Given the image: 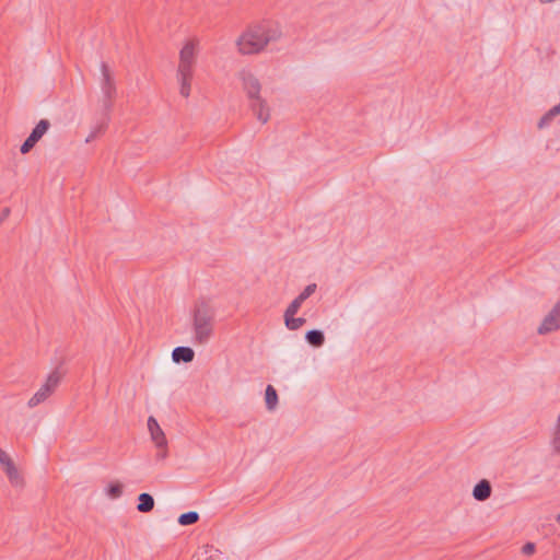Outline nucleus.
<instances>
[{
    "label": "nucleus",
    "instance_id": "nucleus-15",
    "mask_svg": "<svg viewBox=\"0 0 560 560\" xmlns=\"http://www.w3.org/2000/svg\"><path fill=\"white\" fill-rule=\"evenodd\" d=\"M305 339L311 346L315 348H319L325 343V335L319 329L308 330L305 335Z\"/></svg>",
    "mask_w": 560,
    "mask_h": 560
},
{
    "label": "nucleus",
    "instance_id": "nucleus-27",
    "mask_svg": "<svg viewBox=\"0 0 560 560\" xmlns=\"http://www.w3.org/2000/svg\"><path fill=\"white\" fill-rule=\"evenodd\" d=\"M549 116H552L553 118L558 115H560V103L557 104L556 106H553L552 108H550L549 110Z\"/></svg>",
    "mask_w": 560,
    "mask_h": 560
},
{
    "label": "nucleus",
    "instance_id": "nucleus-17",
    "mask_svg": "<svg viewBox=\"0 0 560 560\" xmlns=\"http://www.w3.org/2000/svg\"><path fill=\"white\" fill-rule=\"evenodd\" d=\"M109 119H110V113H106V110H104L102 108V119L100 120V122H97V125L92 129V132H96V137L103 135L105 132V130L107 129V126H108V122H109Z\"/></svg>",
    "mask_w": 560,
    "mask_h": 560
},
{
    "label": "nucleus",
    "instance_id": "nucleus-7",
    "mask_svg": "<svg viewBox=\"0 0 560 560\" xmlns=\"http://www.w3.org/2000/svg\"><path fill=\"white\" fill-rule=\"evenodd\" d=\"M148 429L150 431L152 441L155 443V446L159 450L156 453V459H165L167 457V440L156 419L152 416L148 419Z\"/></svg>",
    "mask_w": 560,
    "mask_h": 560
},
{
    "label": "nucleus",
    "instance_id": "nucleus-28",
    "mask_svg": "<svg viewBox=\"0 0 560 560\" xmlns=\"http://www.w3.org/2000/svg\"><path fill=\"white\" fill-rule=\"evenodd\" d=\"M10 215V209L9 208H4L1 212H0V224Z\"/></svg>",
    "mask_w": 560,
    "mask_h": 560
},
{
    "label": "nucleus",
    "instance_id": "nucleus-3",
    "mask_svg": "<svg viewBox=\"0 0 560 560\" xmlns=\"http://www.w3.org/2000/svg\"><path fill=\"white\" fill-rule=\"evenodd\" d=\"M242 81V88L249 101V107L259 121L266 124L269 120V107L267 102L260 96L261 84L259 80L247 70L238 73Z\"/></svg>",
    "mask_w": 560,
    "mask_h": 560
},
{
    "label": "nucleus",
    "instance_id": "nucleus-2",
    "mask_svg": "<svg viewBox=\"0 0 560 560\" xmlns=\"http://www.w3.org/2000/svg\"><path fill=\"white\" fill-rule=\"evenodd\" d=\"M215 310L209 300L199 299L191 311L194 340L198 345H206L213 335Z\"/></svg>",
    "mask_w": 560,
    "mask_h": 560
},
{
    "label": "nucleus",
    "instance_id": "nucleus-8",
    "mask_svg": "<svg viewBox=\"0 0 560 560\" xmlns=\"http://www.w3.org/2000/svg\"><path fill=\"white\" fill-rule=\"evenodd\" d=\"M50 121L48 119H40L37 125L33 128L30 136L22 143L20 151L22 154L28 153L36 143L43 138V136L49 130Z\"/></svg>",
    "mask_w": 560,
    "mask_h": 560
},
{
    "label": "nucleus",
    "instance_id": "nucleus-12",
    "mask_svg": "<svg viewBox=\"0 0 560 560\" xmlns=\"http://www.w3.org/2000/svg\"><path fill=\"white\" fill-rule=\"evenodd\" d=\"M222 552L212 545L201 546L195 553L196 560H221Z\"/></svg>",
    "mask_w": 560,
    "mask_h": 560
},
{
    "label": "nucleus",
    "instance_id": "nucleus-20",
    "mask_svg": "<svg viewBox=\"0 0 560 560\" xmlns=\"http://www.w3.org/2000/svg\"><path fill=\"white\" fill-rule=\"evenodd\" d=\"M199 521V514L195 511L183 513L178 517V523L182 526L192 525Z\"/></svg>",
    "mask_w": 560,
    "mask_h": 560
},
{
    "label": "nucleus",
    "instance_id": "nucleus-24",
    "mask_svg": "<svg viewBox=\"0 0 560 560\" xmlns=\"http://www.w3.org/2000/svg\"><path fill=\"white\" fill-rule=\"evenodd\" d=\"M553 119L552 116H549V112H547L538 121L537 126L539 129H542L545 128L546 126H548L551 120Z\"/></svg>",
    "mask_w": 560,
    "mask_h": 560
},
{
    "label": "nucleus",
    "instance_id": "nucleus-22",
    "mask_svg": "<svg viewBox=\"0 0 560 560\" xmlns=\"http://www.w3.org/2000/svg\"><path fill=\"white\" fill-rule=\"evenodd\" d=\"M551 445L553 448V452L558 455H560V425L557 424L556 430L553 432V438L551 441Z\"/></svg>",
    "mask_w": 560,
    "mask_h": 560
},
{
    "label": "nucleus",
    "instance_id": "nucleus-30",
    "mask_svg": "<svg viewBox=\"0 0 560 560\" xmlns=\"http://www.w3.org/2000/svg\"><path fill=\"white\" fill-rule=\"evenodd\" d=\"M295 300H296L301 305H302V304H303V302L305 301V299H304L301 294H299V295L295 298Z\"/></svg>",
    "mask_w": 560,
    "mask_h": 560
},
{
    "label": "nucleus",
    "instance_id": "nucleus-4",
    "mask_svg": "<svg viewBox=\"0 0 560 560\" xmlns=\"http://www.w3.org/2000/svg\"><path fill=\"white\" fill-rule=\"evenodd\" d=\"M63 375L65 373L59 368H56L47 376L46 382L42 385V387L31 397L27 406L30 408H34L48 399L58 388L61 380L63 378Z\"/></svg>",
    "mask_w": 560,
    "mask_h": 560
},
{
    "label": "nucleus",
    "instance_id": "nucleus-29",
    "mask_svg": "<svg viewBox=\"0 0 560 560\" xmlns=\"http://www.w3.org/2000/svg\"><path fill=\"white\" fill-rule=\"evenodd\" d=\"M96 138H97V137H96V132H92V131H91V132H90V135L88 136V138L85 139V142H86V143H90V142H92V141H93L94 139H96Z\"/></svg>",
    "mask_w": 560,
    "mask_h": 560
},
{
    "label": "nucleus",
    "instance_id": "nucleus-26",
    "mask_svg": "<svg viewBox=\"0 0 560 560\" xmlns=\"http://www.w3.org/2000/svg\"><path fill=\"white\" fill-rule=\"evenodd\" d=\"M522 551H523V553H524V555H527V556L533 555V553H534V551H535V544H533V542H526V544L523 546Z\"/></svg>",
    "mask_w": 560,
    "mask_h": 560
},
{
    "label": "nucleus",
    "instance_id": "nucleus-25",
    "mask_svg": "<svg viewBox=\"0 0 560 560\" xmlns=\"http://www.w3.org/2000/svg\"><path fill=\"white\" fill-rule=\"evenodd\" d=\"M316 290V284L312 283L306 285V288L300 293L305 300H307Z\"/></svg>",
    "mask_w": 560,
    "mask_h": 560
},
{
    "label": "nucleus",
    "instance_id": "nucleus-5",
    "mask_svg": "<svg viewBox=\"0 0 560 560\" xmlns=\"http://www.w3.org/2000/svg\"><path fill=\"white\" fill-rule=\"evenodd\" d=\"M101 72H102V81L101 89L103 93L102 98V108L106 110V113H110L113 108V102L116 97V84L113 78V74L109 70V67L106 62L101 63Z\"/></svg>",
    "mask_w": 560,
    "mask_h": 560
},
{
    "label": "nucleus",
    "instance_id": "nucleus-18",
    "mask_svg": "<svg viewBox=\"0 0 560 560\" xmlns=\"http://www.w3.org/2000/svg\"><path fill=\"white\" fill-rule=\"evenodd\" d=\"M178 81L180 83L179 93L184 97H188L190 94V82L192 79V75H184V74H177Z\"/></svg>",
    "mask_w": 560,
    "mask_h": 560
},
{
    "label": "nucleus",
    "instance_id": "nucleus-13",
    "mask_svg": "<svg viewBox=\"0 0 560 560\" xmlns=\"http://www.w3.org/2000/svg\"><path fill=\"white\" fill-rule=\"evenodd\" d=\"M195 358V352L189 347H176L172 352V359L175 363H190Z\"/></svg>",
    "mask_w": 560,
    "mask_h": 560
},
{
    "label": "nucleus",
    "instance_id": "nucleus-16",
    "mask_svg": "<svg viewBox=\"0 0 560 560\" xmlns=\"http://www.w3.org/2000/svg\"><path fill=\"white\" fill-rule=\"evenodd\" d=\"M265 401L268 410H275L278 406V393L272 385H267L265 390Z\"/></svg>",
    "mask_w": 560,
    "mask_h": 560
},
{
    "label": "nucleus",
    "instance_id": "nucleus-11",
    "mask_svg": "<svg viewBox=\"0 0 560 560\" xmlns=\"http://www.w3.org/2000/svg\"><path fill=\"white\" fill-rule=\"evenodd\" d=\"M492 487L489 480L482 479L480 480L472 490V497L477 501H486L491 497Z\"/></svg>",
    "mask_w": 560,
    "mask_h": 560
},
{
    "label": "nucleus",
    "instance_id": "nucleus-19",
    "mask_svg": "<svg viewBox=\"0 0 560 560\" xmlns=\"http://www.w3.org/2000/svg\"><path fill=\"white\" fill-rule=\"evenodd\" d=\"M284 323L289 330H298L306 323V319L303 317L284 315Z\"/></svg>",
    "mask_w": 560,
    "mask_h": 560
},
{
    "label": "nucleus",
    "instance_id": "nucleus-1",
    "mask_svg": "<svg viewBox=\"0 0 560 560\" xmlns=\"http://www.w3.org/2000/svg\"><path fill=\"white\" fill-rule=\"evenodd\" d=\"M280 27L272 22H262L250 26L237 40L242 55L258 54L270 43L281 37Z\"/></svg>",
    "mask_w": 560,
    "mask_h": 560
},
{
    "label": "nucleus",
    "instance_id": "nucleus-9",
    "mask_svg": "<svg viewBox=\"0 0 560 560\" xmlns=\"http://www.w3.org/2000/svg\"><path fill=\"white\" fill-rule=\"evenodd\" d=\"M560 329V301H558L551 311L544 317L540 326L537 328L539 335H547Z\"/></svg>",
    "mask_w": 560,
    "mask_h": 560
},
{
    "label": "nucleus",
    "instance_id": "nucleus-23",
    "mask_svg": "<svg viewBox=\"0 0 560 560\" xmlns=\"http://www.w3.org/2000/svg\"><path fill=\"white\" fill-rule=\"evenodd\" d=\"M301 307V304L294 299L287 307L284 315L294 316Z\"/></svg>",
    "mask_w": 560,
    "mask_h": 560
},
{
    "label": "nucleus",
    "instance_id": "nucleus-31",
    "mask_svg": "<svg viewBox=\"0 0 560 560\" xmlns=\"http://www.w3.org/2000/svg\"><path fill=\"white\" fill-rule=\"evenodd\" d=\"M557 522L560 523V513L557 515Z\"/></svg>",
    "mask_w": 560,
    "mask_h": 560
},
{
    "label": "nucleus",
    "instance_id": "nucleus-10",
    "mask_svg": "<svg viewBox=\"0 0 560 560\" xmlns=\"http://www.w3.org/2000/svg\"><path fill=\"white\" fill-rule=\"evenodd\" d=\"M0 464L7 474V477L12 486L20 487L23 485V478L20 475L14 462L11 457L0 447Z\"/></svg>",
    "mask_w": 560,
    "mask_h": 560
},
{
    "label": "nucleus",
    "instance_id": "nucleus-6",
    "mask_svg": "<svg viewBox=\"0 0 560 560\" xmlns=\"http://www.w3.org/2000/svg\"><path fill=\"white\" fill-rule=\"evenodd\" d=\"M197 42L189 40L179 51V63L177 74L192 75V69L196 62Z\"/></svg>",
    "mask_w": 560,
    "mask_h": 560
},
{
    "label": "nucleus",
    "instance_id": "nucleus-14",
    "mask_svg": "<svg viewBox=\"0 0 560 560\" xmlns=\"http://www.w3.org/2000/svg\"><path fill=\"white\" fill-rule=\"evenodd\" d=\"M154 508V499L150 493L143 492L138 497L137 510L141 513H149Z\"/></svg>",
    "mask_w": 560,
    "mask_h": 560
},
{
    "label": "nucleus",
    "instance_id": "nucleus-21",
    "mask_svg": "<svg viewBox=\"0 0 560 560\" xmlns=\"http://www.w3.org/2000/svg\"><path fill=\"white\" fill-rule=\"evenodd\" d=\"M107 494L113 498L117 499L122 494V486L119 482H112L109 483L107 488Z\"/></svg>",
    "mask_w": 560,
    "mask_h": 560
}]
</instances>
